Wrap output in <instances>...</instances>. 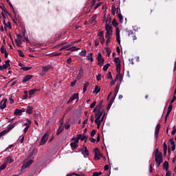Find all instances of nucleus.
Here are the masks:
<instances>
[{
	"label": "nucleus",
	"mask_w": 176,
	"mask_h": 176,
	"mask_svg": "<svg viewBox=\"0 0 176 176\" xmlns=\"http://www.w3.org/2000/svg\"><path fill=\"white\" fill-rule=\"evenodd\" d=\"M155 157L156 163H163V156L162 155V153H159V149L157 148L155 153Z\"/></svg>",
	"instance_id": "1"
},
{
	"label": "nucleus",
	"mask_w": 176,
	"mask_h": 176,
	"mask_svg": "<svg viewBox=\"0 0 176 176\" xmlns=\"http://www.w3.org/2000/svg\"><path fill=\"white\" fill-rule=\"evenodd\" d=\"M32 163H34V160H32L25 161V163L23 164V165L21 168V171L22 173H24V170L26 168H28V167H30V166H31V164H32Z\"/></svg>",
	"instance_id": "2"
},
{
	"label": "nucleus",
	"mask_w": 176,
	"mask_h": 176,
	"mask_svg": "<svg viewBox=\"0 0 176 176\" xmlns=\"http://www.w3.org/2000/svg\"><path fill=\"white\" fill-rule=\"evenodd\" d=\"M104 115H105V110L104 109H102L100 111H96L95 112V118L96 122L100 120V119H101V117L103 116Z\"/></svg>",
	"instance_id": "3"
},
{
	"label": "nucleus",
	"mask_w": 176,
	"mask_h": 176,
	"mask_svg": "<svg viewBox=\"0 0 176 176\" xmlns=\"http://www.w3.org/2000/svg\"><path fill=\"white\" fill-rule=\"evenodd\" d=\"M97 58L98 65L102 67V65H104V61H105V60L103 58L102 55H101V53H98Z\"/></svg>",
	"instance_id": "4"
},
{
	"label": "nucleus",
	"mask_w": 176,
	"mask_h": 176,
	"mask_svg": "<svg viewBox=\"0 0 176 176\" xmlns=\"http://www.w3.org/2000/svg\"><path fill=\"white\" fill-rule=\"evenodd\" d=\"M47 140H49V133H46L42 137L41 140L40 142V145H45L46 142H47Z\"/></svg>",
	"instance_id": "5"
},
{
	"label": "nucleus",
	"mask_w": 176,
	"mask_h": 176,
	"mask_svg": "<svg viewBox=\"0 0 176 176\" xmlns=\"http://www.w3.org/2000/svg\"><path fill=\"white\" fill-rule=\"evenodd\" d=\"M160 130V124H157L155 129V138L156 142H157V139L159 138V131Z\"/></svg>",
	"instance_id": "6"
},
{
	"label": "nucleus",
	"mask_w": 176,
	"mask_h": 176,
	"mask_svg": "<svg viewBox=\"0 0 176 176\" xmlns=\"http://www.w3.org/2000/svg\"><path fill=\"white\" fill-rule=\"evenodd\" d=\"M102 104H104L103 101H100L94 109V112H97V111H102Z\"/></svg>",
	"instance_id": "7"
},
{
	"label": "nucleus",
	"mask_w": 176,
	"mask_h": 176,
	"mask_svg": "<svg viewBox=\"0 0 176 176\" xmlns=\"http://www.w3.org/2000/svg\"><path fill=\"white\" fill-rule=\"evenodd\" d=\"M116 36L117 42L120 45V30H119V28L116 30Z\"/></svg>",
	"instance_id": "8"
},
{
	"label": "nucleus",
	"mask_w": 176,
	"mask_h": 176,
	"mask_svg": "<svg viewBox=\"0 0 176 176\" xmlns=\"http://www.w3.org/2000/svg\"><path fill=\"white\" fill-rule=\"evenodd\" d=\"M6 102H8V99H3L0 102V109H5L6 108Z\"/></svg>",
	"instance_id": "9"
},
{
	"label": "nucleus",
	"mask_w": 176,
	"mask_h": 176,
	"mask_svg": "<svg viewBox=\"0 0 176 176\" xmlns=\"http://www.w3.org/2000/svg\"><path fill=\"white\" fill-rule=\"evenodd\" d=\"M1 52L2 53V54L5 55L6 58H8V56H9V53H8V51H6V48L5 47H3V45H2L0 48Z\"/></svg>",
	"instance_id": "10"
},
{
	"label": "nucleus",
	"mask_w": 176,
	"mask_h": 176,
	"mask_svg": "<svg viewBox=\"0 0 176 176\" xmlns=\"http://www.w3.org/2000/svg\"><path fill=\"white\" fill-rule=\"evenodd\" d=\"M169 142L170 144V150L172 152H174V151H175V142H174V138L170 139Z\"/></svg>",
	"instance_id": "11"
},
{
	"label": "nucleus",
	"mask_w": 176,
	"mask_h": 176,
	"mask_svg": "<svg viewBox=\"0 0 176 176\" xmlns=\"http://www.w3.org/2000/svg\"><path fill=\"white\" fill-rule=\"evenodd\" d=\"M85 74V71L83 70L82 68H80L79 70V72L77 75V79L80 80V79H82L83 78V74Z\"/></svg>",
	"instance_id": "12"
},
{
	"label": "nucleus",
	"mask_w": 176,
	"mask_h": 176,
	"mask_svg": "<svg viewBox=\"0 0 176 176\" xmlns=\"http://www.w3.org/2000/svg\"><path fill=\"white\" fill-rule=\"evenodd\" d=\"M15 43L16 44V46H21V35H20V34L16 35V39L15 40Z\"/></svg>",
	"instance_id": "13"
},
{
	"label": "nucleus",
	"mask_w": 176,
	"mask_h": 176,
	"mask_svg": "<svg viewBox=\"0 0 176 176\" xmlns=\"http://www.w3.org/2000/svg\"><path fill=\"white\" fill-rule=\"evenodd\" d=\"M23 112H25V110L24 109H16L15 111L14 112V115H16V116H20Z\"/></svg>",
	"instance_id": "14"
},
{
	"label": "nucleus",
	"mask_w": 176,
	"mask_h": 176,
	"mask_svg": "<svg viewBox=\"0 0 176 176\" xmlns=\"http://www.w3.org/2000/svg\"><path fill=\"white\" fill-rule=\"evenodd\" d=\"M32 77H33L32 75H26L22 80L23 83H25L28 82V80H30V79H32Z\"/></svg>",
	"instance_id": "15"
},
{
	"label": "nucleus",
	"mask_w": 176,
	"mask_h": 176,
	"mask_svg": "<svg viewBox=\"0 0 176 176\" xmlns=\"http://www.w3.org/2000/svg\"><path fill=\"white\" fill-rule=\"evenodd\" d=\"M77 135L81 141H85V142H87V136H86V135L78 134Z\"/></svg>",
	"instance_id": "16"
},
{
	"label": "nucleus",
	"mask_w": 176,
	"mask_h": 176,
	"mask_svg": "<svg viewBox=\"0 0 176 176\" xmlns=\"http://www.w3.org/2000/svg\"><path fill=\"white\" fill-rule=\"evenodd\" d=\"M4 162L8 164V163H13V162H14V160L13 159V157L8 156Z\"/></svg>",
	"instance_id": "17"
},
{
	"label": "nucleus",
	"mask_w": 176,
	"mask_h": 176,
	"mask_svg": "<svg viewBox=\"0 0 176 176\" xmlns=\"http://www.w3.org/2000/svg\"><path fill=\"white\" fill-rule=\"evenodd\" d=\"M87 61H91V63L94 61V58H93V53L90 52L87 55Z\"/></svg>",
	"instance_id": "18"
},
{
	"label": "nucleus",
	"mask_w": 176,
	"mask_h": 176,
	"mask_svg": "<svg viewBox=\"0 0 176 176\" xmlns=\"http://www.w3.org/2000/svg\"><path fill=\"white\" fill-rule=\"evenodd\" d=\"M81 152L84 157H87V156H89V150H87V147H84V148L82 149ZM85 155H87V156L85 155Z\"/></svg>",
	"instance_id": "19"
},
{
	"label": "nucleus",
	"mask_w": 176,
	"mask_h": 176,
	"mask_svg": "<svg viewBox=\"0 0 176 176\" xmlns=\"http://www.w3.org/2000/svg\"><path fill=\"white\" fill-rule=\"evenodd\" d=\"M89 86H90V82H86L84 84L83 89H82L83 93H86V91H87V88H88Z\"/></svg>",
	"instance_id": "20"
},
{
	"label": "nucleus",
	"mask_w": 176,
	"mask_h": 176,
	"mask_svg": "<svg viewBox=\"0 0 176 176\" xmlns=\"http://www.w3.org/2000/svg\"><path fill=\"white\" fill-rule=\"evenodd\" d=\"M8 67H10V60H6L5 64L3 65V69H7V68Z\"/></svg>",
	"instance_id": "21"
},
{
	"label": "nucleus",
	"mask_w": 176,
	"mask_h": 176,
	"mask_svg": "<svg viewBox=\"0 0 176 176\" xmlns=\"http://www.w3.org/2000/svg\"><path fill=\"white\" fill-rule=\"evenodd\" d=\"M63 131H64V126L60 125L58 126V131L56 132V135H60V134H61Z\"/></svg>",
	"instance_id": "22"
},
{
	"label": "nucleus",
	"mask_w": 176,
	"mask_h": 176,
	"mask_svg": "<svg viewBox=\"0 0 176 176\" xmlns=\"http://www.w3.org/2000/svg\"><path fill=\"white\" fill-rule=\"evenodd\" d=\"M60 50H73L72 48H71L70 45H66L63 47L60 48Z\"/></svg>",
	"instance_id": "23"
},
{
	"label": "nucleus",
	"mask_w": 176,
	"mask_h": 176,
	"mask_svg": "<svg viewBox=\"0 0 176 176\" xmlns=\"http://www.w3.org/2000/svg\"><path fill=\"white\" fill-rule=\"evenodd\" d=\"M28 123H29V124L25 127V129H23V132L24 133H27L28 131V129H30V126H31V120H28Z\"/></svg>",
	"instance_id": "24"
},
{
	"label": "nucleus",
	"mask_w": 176,
	"mask_h": 176,
	"mask_svg": "<svg viewBox=\"0 0 176 176\" xmlns=\"http://www.w3.org/2000/svg\"><path fill=\"white\" fill-rule=\"evenodd\" d=\"M37 91H39V89H33L29 91L30 96H34V94H36Z\"/></svg>",
	"instance_id": "25"
},
{
	"label": "nucleus",
	"mask_w": 176,
	"mask_h": 176,
	"mask_svg": "<svg viewBox=\"0 0 176 176\" xmlns=\"http://www.w3.org/2000/svg\"><path fill=\"white\" fill-rule=\"evenodd\" d=\"M52 67L50 66H44L42 68V72H43L44 74L47 72L49 71V69H50Z\"/></svg>",
	"instance_id": "26"
},
{
	"label": "nucleus",
	"mask_w": 176,
	"mask_h": 176,
	"mask_svg": "<svg viewBox=\"0 0 176 176\" xmlns=\"http://www.w3.org/2000/svg\"><path fill=\"white\" fill-rule=\"evenodd\" d=\"M163 168L165 170V171H167L168 170V162L167 161H165L163 164Z\"/></svg>",
	"instance_id": "27"
},
{
	"label": "nucleus",
	"mask_w": 176,
	"mask_h": 176,
	"mask_svg": "<svg viewBox=\"0 0 176 176\" xmlns=\"http://www.w3.org/2000/svg\"><path fill=\"white\" fill-rule=\"evenodd\" d=\"M16 124H17V122H14L11 124L8 125V131H10V130H12V129H14V126H16Z\"/></svg>",
	"instance_id": "28"
},
{
	"label": "nucleus",
	"mask_w": 176,
	"mask_h": 176,
	"mask_svg": "<svg viewBox=\"0 0 176 176\" xmlns=\"http://www.w3.org/2000/svg\"><path fill=\"white\" fill-rule=\"evenodd\" d=\"M32 109H34L32 107L28 106V109H26V113H29V115H31V113H32Z\"/></svg>",
	"instance_id": "29"
},
{
	"label": "nucleus",
	"mask_w": 176,
	"mask_h": 176,
	"mask_svg": "<svg viewBox=\"0 0 176 176\" xmlns=\"http://www.w3.org/2000/svg\"><path fill=\"white\" fill-rule=\"evenodd\" d=\"M72 100L73 101H74V100H79V94H74L72 97H71Z\"/></svg>",
	"instance_id": "30"
},
{
	"label": "nucleus",
	"mask_w": 176,
	"mask_h": 176,
	"mask_svg": "<svg viewBox=\"0 0 176 176\" xmlns=\"http://www.w3.org/2000/svg\"><path fill=\"white\" fill-rule=\"evenodd\" d=\"M101 90V88L98 86H96L95 89L94 90V93H96V94H98L100 93V91Z\"/></svg>",
	"instance_id": "31"
},
{
	"label": "nucleus",
	"mask_w": 176,
	"mask_h": 176,
	"mask_svg": "<svg viewBox=\"0 0 176 176\" xmlns=\"http://www.w3.org/2000/svg\"><path fill=\"white\" fill-rule=\"evenodd\" d=\"M105 30L106 31H112V25L106 23L105 25Z\"/></svg>",
	"instance_id": "32"
},
{
	"label": "nucleus",
	"mask_w": 176,
	"mask_h": 176,
	"mask_svg": "<svg viewBox=\"0 0 176 176\" xmlns=\"http://www.w3.org/2000/svg\"><path fill=\"white\" fill-rule=\"evenodd\" d=\"M105 30L106 31H112V25L106 23L105 25Z\"/></svg>",
	"instance_id": "33"
},
{
	"label": "nucleus",
	"mask_w": 176,
	"mask_h": 176,
	"mask_svg": "<svg viewBox=\"0 0 176 176\" xmlns=\"http://www.w3.org/2000/svg\"><path fill=\"white\" fill-rule=\"evenodd\" d=\"M8 166V164L4 161L3 164L0 166V171H2V170H5Z\"/></svg>",
	"instance_id": "34"
},
{
	"label": "nucleus",
	"mask_w": 176,
	"mask_h": 176,
	"mask_svg": "<svg viewBox=\"0 0 176 176\" xmlns=\"http://www.w3.org/2000/svg\"><path fill=\"white\" fill-rule=\"evenodd\" d=\"M113 34V31H107L105 38H108V36H112Z\"/></svg>",
	"instance_id": "35"
},
{
	"label": "nucleus",
	"mask_w": 176,
	"mask_h": 176,
	"mask_svg": "<svg viewBox=\"0 0 176 176\" xmlns=\"http://www.w3.org/2000/svg\"><path fill=\"white\" fill-rule=\"evenodd\" d=\"M86 53H87L86 50H82V51L79 53V56H81V57H86Z\"/></svg>",
	"instance_id": "36"
},
{
	"label": "nucleus",
	"mask_w": 176,
	"mask_h": 176,
	"mask_svg": "<svg viewBox=\"0 0 176 176\" xmlns=\"http://www.w3.org/2000/svg\"><path fill=\"white\" fill-rule=\"evenodd\" d=\"M99 41L101 45H104V43H105V38L104 37V36L99 37Z\"/></svg>",
	"instance_id": "37"
},
{
	"label": "nucleus",
	"mask_w": 176,
	"mask_h": 176,
	"mask_svg": "<svg viewBox=\"0 0 176 176\" xmlns=\"http://www.w3.org/2000/svg\"><path fill=\"white\" fill-rule=\"evenodd\" d=\"M109 67H111V64L110 63H107L105 65L103 66V71H108V69L109 68Z\"/></svg>",
	"instance_id": "38"
},
{
	"label": "nucleus",
	"mask_w": 176,
	"mask_h": 176,
	"mask_svg": "<svg viewBox=\"0 0 176 176\" xmlns=\"http://www.w3.org/2000/svg\"><path fill=\"white\" fill-rule=\"evenodd\" d=\"M111 14L115 16V14H116V7H115V6H113L111 7Z\"/></svg>",
	"instance_id": "39"
},
{
	"label": "nucleus",
	"mask_w": 176,
	"mask_h": 176,
	"mask_svg": "<svg viewBox=\"0 0 176 176\" xmlns=\"http://www.w3.org/2000/svg\"><path fill=\"white\" fill-rule=\"evenodd\" d=\"M79 136H78V135H77V137L76 138H73L72 139V141H74V143L75 144H78L79 143Z\"/></svg>",
	"instance_id": "40"
},
{
	"label": "nucleus",
	"mask_w": 176,
	"mask_h": 176,
	"mask_svg": "<svg viewBox=\"0 0 176 176\" xmlns=\"http://www.w3.org/2000/svg\"><path fill=\"white\" fill-rule=\"evenodd\" d=\"M70 146L72 148H73V149H76L78 148V144L75 143V142H72L70 144Z\"/></svg>",
	"instance_id": "41"
},
{
	"label": "nucleus",
	"mask_w": 176,
	"mask_h": 176,
	"mask_svg": "<svg viewBox=\"0 0 176 176\" xmlns=\"http://www.w3.org/2000/svg\"><path fill=\"white\" fill-rule=\"evenodd\" d=\"M23 94V100H27V98H28V91H24Z\"/></svg>",
	"instance_id": "42"
},
{
	"label": "nucleus",
	"mask_w": 176,
	"mask_h": 176,
	"mask_svg": "<svg viewBox=\"0 0 176 176\" xmlns=\"http://www.w3.org/2000/svg\"><path fill=\"white\" fill-rule=\"evenodd\" d=\"M35 152H36V149H34L28 156V159H31V157H32V156L34 155V153H35Z\"/></svg>",
	"instance_id": "43"
},
{
	"label": "nucleus",
	"mask_w": 176,
	"mask_h": 176,
	"mask_svg": "<svg viewBox=\"0 0 176 176\" xmlns=\"http://www.w3.org/2000/svg\"><path fill=\"white\" fill-rule=\"evenodd\" d=\"M118 93H119V87L117 85L115 88V90H114V96L115 97H116V96H118Z\"/></svg>",
	"instance_id": "44"
},
{
	"label": "nucleus",
	"mask_w": 176,
	"mask_h": 176,
	"mask_svg": "<svg viewBox=\"0 0 176 176\" xmlns=\"http://www.w3.org/2000/svg\"><path fill=\"white\" fill-rule=\"evenodd\" d=\"M164 155H167V144H166V142H164Z\"/></svg>",
	"instance_id": "45"
},
{
	"label": "nucleus",
	"mask_w": 176,
	"mask_h": 176,
	"mask_svg": "<svg viewBox=\"0 0 176 176\" xmlns=\"http://www.w3.org/2000/svg\"><path fill=\"white\" fill-rule=\"evenodd\" d=\"M8 3L9 4L11 9L13 10V12L16 14V11H14V8H13V5H12V3H10V1L7 0Z\"/></svg>",
	"instance_id": "46"
},
{
	"label": "nucleus",
	"mask_w": 176,
	"mask_h": 176,
	"mask_svg": "<svg viewBox=\"0 0 176 176\" xmlns=\"http://www.w3.org/2000/svg\"><path fill=\"white\" fill-rule=\"evenodd\" d=\"M114 63H116V65L120 64V59L119 58V57L114 58Z\"/></svg>",
	"instance_id": "47"
},
{
	"label": "nucleus",
	"mask_w": 176,
	"mask_h": 176,
	"mask_svg": "<svg viewBox=\"0 0 176 176\" xmlns=\"http://www.w3.org/2000/svg\"><path fill=\"white\" fill-rule=\"evenodd\" d=\"M106 45L107 46H108V45H109V43H111V36H107L106 37Z\"/></svg>",
	"instance_id": "48"
},
{
	"label": "nucleus",
	"mask_w": 176,
	"mask_h": 176,
	"mask_svg": "<svg viewBox=\"0 0 176 176\" xmlns=\"http://www.w3.org/2000/svg\"><path fill=\"white\" fill-rule=\"evenodd\" d=\"M116 79H119V80H122V79H123L122 78V74L120 73H118V74L116 76Z\"/></svg>",
	"instance_id": "49"
},
{
	"label": "nucleus",
	"mask_w": 176,
	"mask_h": 176,
	"mask_svg": "<svg viewBox=\"0 0 176 176\" xmlns=\"http://www.w3.org/2000/svg\"><path fill=\"white\" fill-rule=\"evenodd\" d=\"M118 17L120 19V22L123 23V15H122V14H118Z\"/></svg>",
	"instance_id": "50"
},
{
	"label": "nucleus",
	"mask_w": 176,
	"mask_h": 176,
	"mask_svg": "<svg viewBox=\"0 0 176 176\" xmlns=\"http://www.w3.org/2000/svg\"><path fill=\"white\" fill-rule=\"evenodd\" d=\"M18 141L19 142H21V144H23L24 142V136L21 135L18 140Z\"/></svg>",
	"instance_id": "51"
},
{
	"label": "nucleus",
	"mask_w": 176,
	"mask_h": 176,
	"mask_svg": "<svg viewBox=\"0 0 176 176\" xmlns=\"http://www.w3.org/2000/svg\"><path fill=\"white\" fill-rule=\"evenodd\" d=\"M70 49H72L70 52H78L79 50V48H77L76 46L70 47Z\"/></svg>",
	"instance_id": "52"
},
{
	"label": "nucleus",
	"mask_w": 176,
	"mask_h": 176,
	"mask_svg": "<svg viewBox=\"0 0 176 176\" xmlns=\"http://www.w3.org/2000/svg\"><path fill=\"white\" fill-rule=\"evenodd\" d=\"M8 133L7 130H3L1 132H0V138L1 137H3V135H5V134H6Z\"/></svg>",
	"instance_id": "53"
},
{
	"label": "nucleus",
	"mask_w": 176,
	"mask_h": 176,
	"mask_svg": "<svg viewBox=\"0 0 176 176\" xmlns=\"http://www.w3.org/2000/svg\"><path fill=\"white\" fill-rule=\"evenodd\" d=\"M94 155H101V153H100V150L98 149V148H96L94 149Z\"/></svg>",
	"instance_id": "54"
},
{
	"label": "nucleus",
	"mask_w": 176,
	"mask_h": 176,
	"mask_svg": "<svg viewBox=\"0 0 176 176\" xmlns=\"http://www.w3.org/2000/svg\"><path fill=\"white\" fill-rule=\"evenodd\" d=\"M116 71L118 74H120V64L116 65Z\"/></svg>",
	"instance_id": "55"
},
{
	"label": "nucleus",
	"mask_w": 176,
	"mask_h": 176,
	"mask_svg": "<svg viewBox=\"0 0 176 176\" xmlns=\"http://www.w3.org/2000/svg\"><path fill=\"white\" fill-rule=\"evenodd\" d=\"M21 69L23 71H30V69H31V67H22Z\"/></svg>",
	"instance_id": "56"
},
{
	"label": "nucleus",
	"mask_w": 176,
	"mask_h": 176,
	"mask_svg": "<svg viewBox=\"0 0 176 176\" xmlns=\"http://www.w3.org/2000/svg\"><path fill=\"white\" fill-rule=\"evenodd\" d=\"M101 156H102L101 155H94L95 160H100L101 159L100 158Z\"/></svg>",
	"instance_id": "57"
},
{
	"label": "nucleus",
	"mask_w": 176,
	"mask_h": 176,
	"mask_svg": "<svg viewBox=\"0 0 176 176\" xmlns=\"http://www.w3.org/2000/svg\"><path fill=\"white\" fill-rule=\"evenodd\" d=\"M18 53L20 57H24V53H23V51H21V50H18Z\"/></svg>",
	"instance_id": "58"
},
{
	"label": "nucleus",
	"mask_w": 176,
	"mask_h": 176,
	"mask_svg": "<svg viewBox=\"0 0 176 176\" xmlns=\"http://www.w3.org/2000/svg\"><path fill=\"white\" fill-rule=\"evenodd\" d=\"M102 3H101V2H98V3H96V5L95 6V7L94 8V9H98V8H100V6H101V4H102Z\"/></svg>",
	"instance_id": "59"
},
{
	"label": "nucleus",
	"mask_w": 176,
	"mask_h": 176,
	"mask_svg": "<svg viewBox=\"0 0 176 176\" xmlns=\"http://www.w3.org/2000/svg\"><path fill=\"white\" fill-rule=\"evenodd\" d=\"M101 174H102L101 172H95L93 173V176H100Z\"/></svg>",
	"instance_id": "60"
},
{
	"label": "nucleus",
	"mask_w": 176,
	"mask_h": 176,
	"mask_svg": "<svg viewBox=\"0 0 176 176\" xmlns=\"http://www.w3.org/2000/svg\"><path fill=\"white\" fill-rule=\"evenodd\" d=\"M95 123L97 124V129H98L101 126V122L100 120H98L97 122L96 120H95Z\"/></svg>",
	"instance_id": "61"
},
{
	"label": "nucleus",
	"mask_w": 176,
	"mask_h": 176,
	"mask_svg": "<svg viewBox=\"0 0 176 176\" xmlns=\"http://www.w3.org/2000/svg\"><path fill=\"white\" fill-rule=\"evenodd\" d=\"M76 82H78V80H74L73 82H72L70 84L71 87H74V86H75V85H76Z\"/></svg>",
	"instance_id": "62"
},
{
	"label": "nucleus",
	"mask_w": 176,
	"mask_h": 176,
	"mask_svg": "<svg viewBox=\"0 0 176 176\" xmlns=\"http://www.w3.org/2000/svg\"><path fill=\"white\" fill-rule=\"evenodd\" d=\"M98 36L100 38L101 36H104V31H101L98 34Z\"/></svg>",
	"instance_id": "63"
},
{
	"label": "nucleus",
	"mask_w": 176,
	"mask_h": 176,
	"mask_svg": "<svg viewBox=\"0 0 176 176\" xmlns=\"http://www.w3.org/2000/svg\"><path fill=\"white\" fill-rule=\"evenodd\" d=\"M96 79H97V80H98V81L101 80V74H98L96 75Z\"/></svg>",
	"instance_id": "64"
}]
</instances>
